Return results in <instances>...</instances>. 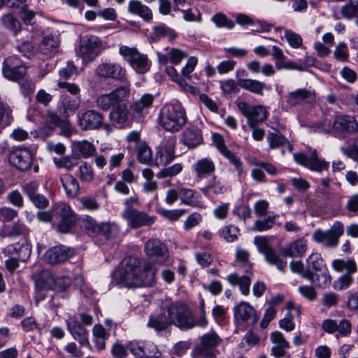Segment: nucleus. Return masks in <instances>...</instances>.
<instances>
[{
	"label": "nucleus",
	"mask_w": 358,
	"mask_h": 358,
	"mask_svg": "<svg viewBox=\"0 0 358 358\" xmlns=\"http://www.w3.org/2000/svg\"><path fill=\"white\" fill-rule=\"evenodd\" d=\"M155 264L135 257L125 259L113 273L116 284L124 287L150 286L155 280Z\"/></svg>",
	"instance_id": "obj_1"
},
{
	"label": "nucleus",
	"mask_w": 358,
	"mask_h": 358,
	"mask_svg": "<svg viewBox=\"0 0 358 358\" xmlns=\"http://www.w3.org/2000/svg\"><path fill=\"white\" fill-rule=\"evenodd\" d=\"M168 313L169 322L165 313H160L150 317L148 327L160 333L168 330L171 324L183 329H191L196 324L191 311L182 303H172L168 308Z\"/></svg>",
	"instance_id": "obj_2"
},
{
	"label": "nucleus",
	"mask_w": 358,
	"mask_h": 358,
	"mask_svg": "<svg viewBox=\"0 0 358 358\" xmlns=\"http://www.w3.org/2000/svg\"><path fill=\"white\" fill-rule=\"evenodd\" d=\"M185 108L178 101L166 103L162 108L158 117L159 124L166 131H179L187 123Z\"/></svg>",
	"instance_id": "obj_3"
},
{
	"label": "nucleus",
	"mask_w": 358,
	"mask_h": 358,
	"mask_svg": "<svg viewBox=\"0 0 358 358\" xmlns=\"http://www.w3.org/2000/svg\"><path fill=\"white\" fill-rule=\"evenodd\" d=\"M306 272L303 278L310 280L319 287H327L331 283V276L329 274L324 260L318 252L310 254L306 261Z\"/></svg>",
	"instance_id": "obj_4"
},
{
	"label": "nucleus",
	"mask_w": 358,
	"mask_h": 358,
	"mask_svg": "<svg viewBox=\"0 0 358 358\" xmlns=\"http://www.w3.org/2000/svg\"><path fill=\"white\" fill-rule=\"evenodd\" d=\"M319 132L333 134L336 136H342L345 134H352L358 131V122L352 116L337 115L334 117L331 126L319 128Z\"/></svg>",
	"instance_id": "obj_5"
},
{
	"label": "nucleus",
	"mask_w": 358,
	"mask_h": 358,
	"mask_svg": "<svg viewBox=\"0 0 358 358\" xmlns=\"http://www.w3.org/2000/svg\"><path fill=\"white\" fill-rule=\"evenodd\" d=\"M101 42L94 35H85L80 39L77 56L83 59L84 63L93 62L101 52Z\"/></svg>",
	"instance_id": "obj_6"
},
{
	"label": "nucleus",
	"mask_w": 358,
	"mask_h": 358,
	"mask_svg": "<svg viewBox=\"0 0 358 358\" xmlns=\"http://www.w3.org/2000/svg\"><path fill=\"white\" fill-rule=\"evenodd\" d=\"M343 233V224L341 222L336 221L328 230H315L312 234V239L317 243L323 244L327 248H336L338 245L339 238Z\"/></svg>",
	"instance_id": "obj_7"
},
{
	"label": "nucleus",
	"mask_w": 358,
	"mask_h": 358,
	"mask_svg": "<svg viewBox=\"0 0 358 358\" xmlns=\"http://www.w3.org/2000/svg\"><path fill=\"white\" fill-rule=\"evenodd\" d=\"M119 53L137 73H143L150 69L148 56L140 53L136 48L122 45L119 48Z\"/></svg>",
	"instance_id": "obj_8"
},
{
	"label": "nucleus",
	"mask_w": 358,
	"mask_h": 358,
	"mask_svg": "<svg viewBox=\"0 0 358 358\" xmlns=\"http://www.w3.org/2000/svg\"><path fill=\"white\" fill-rule=\"evenodd\" d=\"M129 94V85L117 87L110 93L99 96L96 99V106L103 110H108L111 107L114 108L116 105L127 99Z\"/></svg>",
	"instance_id": "obj_9"
},
{
	"label": "nucleus",
	"mask_w": 358,
	"mask_h": 358,
	"mask_svg": "<svg viewBox=\"0 0 358 358\" xmlns=\"http://www.w3.org/2000/svg\"><path fill=\"white\" fill-rule=\"evenodd\" d=\"M234 314L238 327L243 329L255 324L259 320L256 310L245 301H242L234 307Z\"/></svg>",
	"instance_id": "obj_10"
},
{
	"label": "nucleus",
	"mask_w": 358,
	"mask_h": 358,
	"mask_svg": "<svg viewBox=\"0 0 358 358\" xmlns=\"http://www.w3.org/2000/svg\"><path fill=\"white\" fill-rule=\"evenodd\" d=\"M2 72L7 79L20 82L25 76L27 68L17 57L13 55L5 59Z\"/></svg>",
	"instance_id": "obj_11"
},
{
	"label": "nucleus",
	"mask_w": 358,
	"mask_h": 358,
	"mask_svg": "<svg viewBox=\"0 0 358 358\" xmlns=\"http://www.w3.org/2000/svg\"><path fill=\"white\" fill-rule=\"evenodd\" d=\"M294 159L297 164L318 173L327 170L329 167L327 162L318 157L316 150H313L310 157L301 152L296 153L294 155Z\"/></svg>",
	"instance_id": "obj_12"
},
{
	"label": "nucleus",
	"mask_w": 358,
	"mask_h": 358,
	"mask_svg": "<svg viewBox=\"0 0 358 358\" xmlns=\"http://www.w3.org/2000/svg\"><path fill=\"white\" fill-rule=\"evenodd\" d=\"M95 74L102 78L123 81L126 79V70L119 64L102 62L95 69Z\"/></svg>",
	"instance_id": "obj_13"
},
{
	"label": "nucleus",
	"mask_w": 358,
	"mask_h": 358,
	"mask_svg": "<svg viewBox=\"0 0 358 358\" xmlns=\"http://www.w3.org/2000/svg\"><path fill=\"white\" fill-rule=\"evenodd\" d=\"M144 251L148 257L155 259L159 264L164 263L169 257L167 247L157 238H151L146 241Z\"/></svg>",
	"instance_id": "obj_14"
},
{
	"label": "nucleus",
	"mask_w": 358,
	"mask_h": 358,
	"mask_svg": "<svg viewBox=\"0 0 358 358\" xmlns=\"http://www.w3.org/2000/svg\"><path fill=\"white\" fill-rule=\"evenodd\" d=\"M287 105L295 107L316 101V94L314 90L307 88H299L289 92L285 96Z\"/></svg>",
	"instance_id": "obj_15"
},
{
	"label": "nucleus",
	"mask_w": 358,
	"mask_h": 358,
	"mask_svg": "<svg viewBox=\"0 0 358 358\" xmlns=\"http://www.w3.org/2000/svg\"><path fill=\"white\" fill-rule=\"evenodd\" d=\"M56 218H61L57 225V230L61 233H69L76 222V215L72 211L69 205L66 203H60V207L57 208Z\"/></svg>",
	"instance_id": "obj_16"
},
{
	"label": "nucleus",
	"mask_w": 358,
	"mask_h": 358,
	"mask_svg": "<svg viewBox=\"0 0 358 358\" xmlns=\"http://www.w3.org/2000/svg\"><path fill=\"white\" fill-rule=\"evenodd\" d=\"M122 216L127 224L134 229L151 225L155 220V217L149 216L144 212L133 208L126 209Z\"/></svg>",
	"instance_id": "obj_17"
},
{
	"label": "nucleus",
	"mask_w": 358,
	"mask_h": 358,
	"mask_svg": "<svg viewBox=\"0 0 358 358\" xmlns=\"http://www.w3.org/2000/svg\"><path fill=\"white\" fill-rule=\"evenodd\" d=\"M33 155L31 151L24 148L14 150L9 155L10 163L20 171L29 170L32 164Z\"/></svg>",
	"instance_id": "obj_18"
},
{
	"label": "nucleus",
	"mask_w": 358,
	"mask_h": 358,
	"mask_svg": "<svg viewBox=\"0 0 358 358\" xmlns=\"http://www.w3.org/2000/svg\"><path fill=\"white\" fill-rule=\"evenodd\" d=\"M176 139L169 138L164 139L157 152L156 165L166 166L171 163L176 157L175 155Z\"/></svg>",
	"instance_id": "obj_19"
},
{
	"label": "nucleus",
	"mask_w": 358,
	"mask_h": 358,
	"mask_svg": "<svg viewBox=\"0 0 358 358\" xmlns=\"http://www.w3.org/2000/svg\"><path fill=\"white\" fill-rule=\"evenodd\" d=\"M212 138L217 149L234 166L239 178H241L244 175V171L240 159L226 147L222 136L219 134H213Z\"/></svg>",
	"instance_id": "obj_20"
},
{
	"label": "nucleus",
	"mask_w": 358,
	"mask_h": 358,
	"mask_svg": "<svg viewBox=\"0 0 358 358\" xmlns=\"http://www.w3.org/2000/svg\"><path fill=\"white\" fill-rule=\"evenodd\" d=\"M2 252L5 256H13L21 262H25L31 255V246L27 241L24 240L22 242L7 245Z\"/></svg>",
	"instance_id": "obj_21"
},
{
	"label": "nucleus",
	"mask_w": 358,
	"mask_h": 358,
	"mask_svg": "<svg viewBox=\"0 0 358 358\" xmlns=\"http://www.w3.org/2000/svg\"><path fill=\"white\" fill-rule=\"evenodd\" d=\"M73 252L68 247L59 245L49 249L45 255V260L52 264H61L66 262L71 256Z\"/></svg>",
	"instance_id": "obj_22"
},
{
	"label": "nucleus",
	"mask_w": 358,
	"mask_h": 358,
	"mask_svg": "<svg viewBox=\"0 0 358 358\" xmlns=\"http://www.w3.org/2000/svg\"><path fill=\"white\" fill-rule=\"evenodd\" d=\"M103 115L95 110H88L79 118V124L83 130L96 129L103 123Z\"/></svg>",
	"instance_id": "obj_23"
},
{
	"label": "nucleus",
	"mask_w": 358,
	"mask_h": 358,
	"mask_svg": "<svg viewBox=\"0 0 358 358\" xmlns=\"http://www.w3.org/2000/svg\"><path fill=\"white\" fill-rule=\"evenodd\" d=\"M217 343V337H202L201 344L192 353L193 358L212 357L215 355L214 346Z\"/></svg>",
	"instance_id": "obj_24"
},
{
	"label": "nucleus",
	"mask_w": 358,
	"mask_h": 358,
	"mask_svg": "<svg viewBox=\"0 0 358 358\" xmlns=\"http://www.w3.org/2000/svg\"><path fill=\"white\" fill-rule=\"evenodd\" d=\"M322 327L324 331L329 334L338 332L343 335H348L351 333L352 329L350 321L346 319L341 320L338 323L336 320L327 319L323 321Z\"/></svg>",
	"instance_id": "obj_25"
},
{
	"label": "nucleus",
	"mask_w": 358,
	"mask_h": 358,
	"mask_svg": "<svg viewBox=\"0 0 358 358\" xmlns=\"http://www.w3.org/2000/svg\"><path fill=\"white\" fill-rule=\"evenodd\" d=\"M192 169L197 178L203 179L215 172V165L211 159L205 157L194 163L192 166Z\"/></svg>",
	"instance_id": "obj_26"
},
{
	"label": "nucleus",
	"mask_w": 358,
	"mask_h": 358,
	"mask_svg": "<svg viewBox=\"0 0 358 358\" xmlns=\"http://www.w3.org/2000/svg\"><path fill=\"white\" fill-rule=\"evenodd\" d=\"M154 96L150 94H145L138 100L134 101L130 106L133 115L136 117H141L148 113L152 106Z\"/></svg>",
	"instance_id": "obj_27"
},
{
	"label": "nucleus",
	"mask_w": 358,
	"mask_h": 358,
	"mask_svg": "<svg viewBox=\"0 0 358 358\" xmlns=\"http://www.w3.org/2000/svg\"><path fill=\"white\" fill-rule=\"evenodd\" d=\"M60 182L66 196L75 198L80 193V185L78 180L69 173L62 174L59 176Z\"/></svg>",
	"instance_id": "obj_28"
},
{
	"label": "nucleus",
	"mask_w": 358,
	"mask_h": 358,
	"mask_svg": "<svg viewBox=\"0 0 358 358\" xmlns=\"http://www.w3.org/2000/svg\"><path fill=\"white\" fill-rule=\"evenodd\" d=\"M252 275V273L249 271H246V274L243 276L233 273L227 275V280L233 286L238 285L241 293L243 295H248L250 292Z\"/></svg>",
	"instance_id": "obj_29"
},
{
	"label": "nucleus",
	"mask_w": 358,
	"mask_h": 358,
	"mask_svg": "<svg viewBox=\"0 0 358 358\" xmlns=\"http://www.w3.org/2000/svg\"><path fill=\"white\" fill-rule=\"evenodd\" d=\"M29 228L22 222L17 221L12 224H5L0 231L1 237H17L29 234Z\"/></svg>",
	"instance_id": "obj_30"
},
{
	"label": "nucleus",
	"mask_w": 358,
	"mask_h": 358,
	"mask_svg": "<svg viewBox=\"0 0 358 358\" xmlns=\"http://www.w3.org/2000/svg\"><path fill=\"white\" fill-rule=\"evenodd\" d=\"M80 105V99L79 97L71 98L66 96L60 102L59 115L64 119H66L73 115Z\"/></svg>",
	"instance_id": "obj_31"
},
{
	"label": "nucleus",
	"mask_w": 358,
	"mask_h": 358,
	"mask_svg": "<svg viewBox=\"0 0 358 358\" xmlns=\"http://www.w3.org/2000/svg\"><path fill=\"white\" fill-rule=\"evenodd\" d=\"M227 190L223 181L217 176H213L208 183L201 189V192L206 196L223 194Z\"/></svg>",
	"instance_id": "obj_32"
},
{
	"label": "nucleus",
	"mask_w": 358,
	"mask_h": 358,
	"mask_svg": "<svg viewBox=\"0 0 358 358\" xmlns=\"http://www.w3.org/2000/svg\"><path fill=\"white\" fill-rule=\"evenodd\" d=\"M127 10L129 13L138 15L146 22L152 19L151 9L139 0H130L128 3Z\"/></svg>",
	"instance_id": "obj_33"
},
{
	"label": "nucleus",
	"mask_w": 358,
	"mask_h": 358,
	"mask_svg": "<svg viewBox=\"0 0 358 358\" xmlns=\"http://www.w3.org/2000/svg\"><path fill=\"white\" fill-rule=\"evenodd\" d=\"M202 142L201 131L198 129L188 128L182 134L181 143L189 148H194Z\"/></svg>",
	"instance_id": "obj_34"
},
{
	"label": "nucleus",
	"mask_w": 358,
	"mask_h": 358,
	"mask_svg": "<svg viewBox=\"0 0 358 358\" xmlns=\"http://www.w3.org/2000/svg\"><path fill=\"white\" fill-rule=\"evenodd\" d=\"M307 250V241L303 238L297 239L282 250L285 257H297L303 256Z\"/></svg>",
	"instance_id": "obj_35"
},
{
	"label": "nucleus",
	"mask_w": 358,
	"mask_h": 358,
	"mask_svg": "<svg viewBox=\"0 0 358 358\" xmlns=\"http://www.w3.org/2000/svg\"><path fill=\"white\" fill-rule=\"evenodd\" d=\"M54 278L50 275L46 280L43 278H38L35 282V303L38 305L41 301L45 298L46 292L52 288Z\"/></svg>",
	"instance_id": "obj_36"
},
{
	"label": "nucleus",
	"mask_w": 358,
	"mask_h": 358,
	"mask_svg": "<svg viewBox=\"0 0 358 358\" xmlns=\"http://www.w3.org/2000/svg\"><path fill=\"white\" fill-rule=\"evenodd\" d=\"M109 118L115 124L124 126L129 121V112L126 104H118L109 114Z\"/></svg>",
	"instance_id": "obj_37"
},
{
	"label": "nucleus",
	"mask_w": 358,
	"mask_h": 358,
	"mask_svg": "<svg viewBox=\"0 0 358 358\" xmlns=\"http://www.w3.org/2000/svg\"><path fill=\"white\" fill-rule=\"evenodd\" d=\"M157 55L161 64H166L170 61L173 64L176 65L187 57L185 52L177 48H166V53L157 52Z\"/></svg>",
	"instance_id": "obj_38"
},
{
	"label": "nucleus",
	"mask_w": 358,
	"mask_h": 358,
	"mask_svg": "<svg viewBox=\"0 0 358 358\" xmlns=\"http://www.w3.org/2000/svg\"><path fill=\"white\" fill-rule=\"evenodd\" d=\"M266 140L271 149L287 146L289 152L292 150V145L289 143L288 140L279 132L268 133L266 136Z\"/></svg>",
	"instance_id": "obj_39"
},
{
	"label": "nucleus",
	"mask_w": 358,
	"mask_h": 358,
	"mask_svg": "<svg viewBox=\"0 0 358 358\" xmlns=\"http://www.w3.org/2000/svg\"><path fill=\"white\" fill-rule=\"evenodd\" d=\"M238 85L241 88L259 95H262L265 87L264 83L249 78L238 80Z\"/></svg>",
	"instance_id": "obj_40"
},
{
	"label": "nucleus",
	"mask_w": 358,
	"mask_h": 358,
	"mask_svg": "<svg viewBox=\"0 0 358 358\" xmlns=\"http://www.w3.org/2000/svg\"><path fill=\"white\" fill-rule=\"evenodd\" d=\"M285 258L284 255H279L273 248L264 256V259L268 264L275 266L282 272H284L287 267Z\"/></svg>",
	"instance_id": "obj_41"
},
{
	"label": "nucleus",
	"mask_w": 358,
	"mask_h": 358,
	"mask_svg": "<svg viewBox=\"0 0 358 358\" xmlns=\"http://www.w3.org/2000/svg\"><path fill=\"white\" fill-rule=\"evenodd\" d=\"M332 268L337 272H346L352 274L357 271V265L352 259H334L331 264Z\"/></svg>",
	"instance_id": "obj_42"
},
{
	"label": "nucleus",
	"mask_w": 358,
	"mask_h": 358,
	"mask_svg": "<svg viewBox=\"0 0 358 358\" xmlns=\"http://www.w3.org/2000/svg\"><path fill=\"white\" fill-rule=\"evenodd\" d=\"M119 226L113 222H106L100 224V234L106 240L115 238L119 234Z\"/></svg>",
	"instance_id": "obj_43"
},
{
	"label": "nucleus",
	"mask_w": 358,
	"mask_h": 358,
	"mask_svg": "<svg viewBox=\"0 0 358 358\" xmlns=\"http://www.w3.org/2000/svg\"><path fill=\"white\" fill-rule=\"evenodd\" d=\"M271 341L274 344L271 349L272 355L278 358L284 357L289 348L288 342L284 337H271Z\"/></svg>",
	"instance_id": "obj_44"
},
{
	"label": "nucleus",
	"mask_w": 358,
	"mask_h": 358,
	"mask_svg": "<svg viewBox=\"0 0 358 358\" xmlns=\"http://www.w3.org/2000/svg\"><path fill=\"white\" fill-rule=\"evenodd\" d=\"M59 46V40L57 36L47 35L43 37L38 49L43 54H49L55 52Z\"/></svg>",
	"instance_id": "obj_45"
},
{
	"label": "nucleus",
	"mask_w": 358,
	"mask_h": 358,
	"mask_svg": "<svg viewBox=\"0 0 358 358\" xmlns=\"http://www.w3.org/2000/svg\"><path fill=\"white\" fill-rule=\"evenodd\" d=\"M138 160L140 163L148 164L152 161V151L145 142H140L136 146Z\"/></svg>",
	"instance_id": "obj_46"
},
{
	"label": "nucleus",
	"mask_w": 358,
	"mask_h": 358,
	"mask_svg": "<svg viewBox=\"0 0 358 358\" xmlns=\"http://www.w3.org/2000/svg\"><path fill=\"white\" fill-rule=\"evenodd\" d=\"M267 118V111L262 106H253L251 110V115L248 118V125L256 124L262 122Z\"/></svg>",
	"instance_id": "obj_47"
},
{
	"label": "nucleus",
	"mask_w": 358,
	"mask_h": 358,
	"mask_svg": "<svg viewBox=\"0 0 358 358\" xmlns=\"http://www.w3.org/2000/svg\"><path fill=\"white\" fill-rule=\"evenodd\" d=\"M179 196L181 202L185 205L196 206L199 204L196 192L192 189L180 188L179 189Z\"/></svg>",
	"instance_id": "obj_48"
},
{
	"label": "nucleus",
	"mask_w": 358,
	"mask_h": 358,
	"mask_svg": "<svg viewBox=\"0 0 358 358\" xmlns=\"http://www.w3.org/2000/svg\"><path fill=\"white\" fill-rule=\"evenodd\" d=\"M83 227L86 233L91 236H97L100 234V224H97L96 220L91 216L86 215L83 219Z\"/></svg>",
	"instance_id": "obj_49"
},
{
	"label": "nucleus",
	"mask_w": 358,
	"mask_h": 358,
	"mask_svg": "<svg viewBox=\"0 0 358 358\" xmlns=\"http://www.w3.org/2000/svg\"><path fill=\"white\" fill-rule=\"evenodd\" d=\"M239 234V229L233 224L225 225L220 231V236L227 242L235 241L238 239Z\"/></svg>",
	"instance_id": "obj_50"
},
{
	"label": "nucleus",
	"mask_w": 358,
	"mask_h": 358,
	"mask_svg": "<svg viewBox=\"0 0 358 358\" xmlns=\"http://www.w3.org/2000/svg\"><path fill=\"white\" fill-rule=\"evenodd\" d=\"M78 176L83 182L90 183L94 180V171L91 165L87 162L83 163L78 169Z\"/></svg>",
	"instance_id": "obj_51"
},
{
	"label": "nucleus",
	"mask_w": 358,
	"mask_h": 358,
	"mask_svg": "<svg viewBox=\"0 0 358 358\" xmlns=\"http://www.w3.org/2000/svg\"><path fill=\"white\" fill-rule=\"evenodd\" d=\"M74 148L84 158L92 156L95 151V148L93 144L87 141L76 143L74 144Z\"/></svg>",
	"instance_id": "obj_52"
},
{
	"label": "nucleus",
	"mask_w": 358,
	"mask_h": 358,
	"mask_svg": "<svg viewBox=\"0 0 358 358\" xmlns=\"http://www.w3.org/2000/svg\"><path fill=\"white\" fill-rule=\"evenodd\" d=\"M59 207L60 203H54L49 210L38 212L36 214V218L40 222H50L58 215V213H56V211Z\"/></svg>",
	"instance_id": "obj_53"
},
{
	"label": "nucleus",
	"mask_w": 358,
	"mask_h": 358,
	"mask_svg": "<svg viewBox=\"0 0 358 358\" xmlns=\"http://www.w3.org/2000/svg\"><path fill=\"white\" fill-rule=\"evenodd\" d=\"M78 201L83 210L87 211H95L99 208V203L96 199L92 196H82L78 199Z\"/></svg>",
	"instance_id": "obj_54"
},
{
	"label": "nucleus",
	"mask_w": 358,
	"mask_h": 358,
	"mask_svg": "<svg viewBox=\"0 0 358 358\" xmlns=\"http://www.w3.org/2000/svg\"><path fill=\"white\" fill-rule=\"evenodd\" d=\"M55 164L57 168H64L67 170H71L78 164L76 158L72 156H65L58 159H54Z\"/></svg>",
	"instance_id": "obj_55"
},
{
	"label": "nucleus",
	"mask_w": 358,
	"mask_h": 358,
	"mask_svg": "<svg viewBox=\"0 0 358 358\" xmlns=\"http://www.w3.org/2000/svg\"><path fill=\"white\" fill-rule=\"evenodd\" d=\"M182 170V165L180 163L164 168L159 171L156 176L158 178H164L167 177H173L178 175Z\"/></svg>",
	"instance_id": "obj_56"
},
{
	"label": "nucleus",
	"mask_w": 358,
	"mask_h": 358,
	"mask_svg": "<svg viewBox=\"0 0 358 358\" xmlns=\"http://www.w3.org/2000/svg\"><path fill=\"white\" fill-rule=\"evenodd\" d=\"M1 22L6 28L14 33H16L20 29V22L10 14H6L2 16Z\"/></svg>",
	"instance_id": "obj_57"
},
{
	"label": "nucleus",
	"mask_w": 358,
	"mask_h": 358,
	"mask_svg": "<svg viewBox=\"0 0 358 358\" xmlns=\"http://www.w3.org/2000/svg\"><path fill=\"white\" fill-rule=\"evenodd\" d=\"M254 244L255 245L258 252L263 255L264 257L273 249L268 243V238L265 236L255 237Z\"/></svg>",
	"instance_id": "obj_58"
},
{
	"label": "nucleus",
	"mask_w": 358,
	"mask_h": 358,
	"mask_svg": "<svg viewBox=\"0 0 358 358\" xmlns=\"http://www.w3.org/2000/svg\"><path fill=\"white\" fill-rule=\"evenodd\" d=\"M12 121L11 110L10 108L0 102V129L8 126Z\"/></svg>",
	"instance_id": "obj_59"
},
{
	"label": "nucleus",
	"mask_w": 358,
	"mask_h": 358,
	"mask_svg": "<svg viewBox=\"0 0 358 358\" xmlns=\"http://www.w3.org/2000/svg\"><path fill=\"white\" fill-rule=\"evenodd\" d=\"M343 17L350 19L358 15V0H350L349 3L342 7Z\"/></svg>",
	"instance_id": "obj_60"
},
{
	"label": "nucleus",
	"mask_w": 358,
	"mask_h": 358,
	"mask_svg": "<svg viewBox=\"0 0 358 358\" xmlns=\"http://www.w3.org/2000/svg\"><path fill=\"white\" fill-rule=\"evenodd\" d=\"M212 21L218 27H226L229 29L234 27V23L232 20H229L227 16L221 13H216L212 17Z\"/></svg>",
	"instance_id": "obj_61"
},
{
	"label": "nucleus",
	"mask_w": 358,
	"mask_h": 358,
	"mask_svg": "<svg viewBox=\"0 0 358 358\" xmlns=\"http://www.w3.org/2000/svg\"><path fill=\"white\" fill-rule=\"evenodd\" d=\"M17 49L20 52L27 58H30L38 50V48L36 45L29 41L22 43L17 47Z\"/></svg>",
	"instance_id": "obj_62"
},
{
	"label": "nucleus",
	"mask_w": 358,
	"mask_h": 358,
	"mask_svg": "<svg viewBox=\"0 0 358 358\" xmlns=\"http://www.w3.org/2000/svg\"><path fill=\"white\" fill-rule=\"evenodd\" d=\"M159 213L166 219L171 222H175L178 220L185 213V210L183 209H162L159 210Z\"/></svg>",
	"instance_id": "obj_63"
},
{
	"label": "nucleus",
	"mask_w": 358,
	"mask_h": 358,
	"mask_svg": "<svg viewBox=\"0 0 358 358\" xmlns=\"http://www.w3.org/2000/svg\"><path fill=\"white\" fill-rule=\"evenodd\" d=\"M334 56L336 59L339 61H348L349 58V53L346 43L344 42L339 43L335 48Z\"/></svg>",
	"instance_id": "obj_64"
}]
</instances>
